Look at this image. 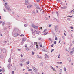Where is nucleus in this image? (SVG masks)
I'll list each match as a JSON object with an SVG mask.
<instances>
[{
  "label": "nucleus",
  "instance_id": "nucleus-1",
  "mask_svg": "<svg viewBox=\"0 0 74 74\" xmlns=\"http://www.w3.org/2000/svg\"><path fill=\"white\" fill-rule=\"evenodd\" d=\"M4 6L6 8L7 10L8 11H9V12H10V11H11V10H12V8H10L9 5H4Z\"/></svg>",
  "mask_w": 74,
  "mask_h": 74
},
{
  "label": "nucleus",
  "instance_id": "nucleus-2",
  "mask_svg": "<svg viewBox=\"0 0 74 74\" xmlns=\"http://www.w3.org/2000/svg\"><path fill=\"white\" fill-rule=\"evenodd\" d=\"M32 67L33 69V71H34V72H36V73H37V69L36 68L34 67L33 66H32Z\"/></svg>",
  "mask_w": 74,
  "mask_h": 74
},
{
  "label": "nucleus",
  "instance_id": "nucleus-3",
  "mask_svg": "<svg viewBox=\"0 0 74 74\" xmlns=\"http://www.w3.org/2000/svg\"><path fill=\"white\" fill-rule=\"evenodd\" d=\"M55 29L56 32H58V26L57 25L54 27Z\"/></svg>",
  "mask_w": 74,
  "mask_h": 74
},
{
  "label": "nucleus",
  "instance_id": "nucleus-4",
  "mask_svg": "<svg viewBox=\"0 0 74 74\" xmlns=\"http://www.w3.org/2000/svg\"><path fill=\"white\" fill-rule=\"evenodd\" d=\"M34 45H36V48H37L38 50V45H37V42H34Z\"/></svg>",
  "mask_w": 74,
  "mask_h": 74
},
{
  "label": "nucleus",
  "instance_id": "nucleus-5",
  "mask_svg": "<svg viewBox=\"0 0 74 74\" xmlns=\"http://www.w3.org/2000/svg\"><path fill=\"white\" fill-rule=\"evenodd\" d=\"M33 28H34V29H37L38 28V26H33Z\"/></svg>",
  "mask_w": 74,
  "mask_h": 74
},
{
  "label": "nucleus",
  "instance_id": "nucleus-6",
  "mask_svg": "<svg viewBox=\"0 0 74 74\" xmlns=\"http://www.w3.org/2000/svg\"><path fill=\"white\" fill-rule=\"evenodd\" d=\"M33 7V5H29L27 6V8H31Z\"/></svg>",
  "mask_w": 74,
  "mask_h": 74
},
{
  "label": "nucleus",
  "instance_id": "nucleus-7",
  "mask_svg": "<svg viewBox=\"0 0 74 74\" xmlns=\"http://www.w3.org/2000/svg\"><path fill=\"white\" fill-rule=\"evenodd\" d=\"M19 34L17 33H15L14 34V37H17Z\"/></svg>",
  "mask_w": 74,
  "mask_h": 74
},
{
  "label": "nucleus",
  "instance_id": "nucleus-8",
  "mask_svg": "<svg viewBox=\"0 0 74 74\" xmlns=\"http://www.w3.org/2000/svg\"><path fill=\"white\" fill-rule=\"evenodd\" d=\"M21 62H25L26 61V60H25V59H21Z\"/></svg>",
  "mask_w": 74,
  "mask_h": 74
},
{
  "label": "nucleus",
  "instance_id": "nucleus-9",
  "mask_svg": "<svg viewBox=\"0 0 74 74\" xmlns=\"http://www.w3.org/2000/svg\"><path fill=\"white\" fill-rule=\"evenodd\" d=\"M3 53H6V50L5 49H3Z\"/></svg>",
  "mask_w": 74,
  "mask_h": 74
},
{
  "label": "nucleus",
  "instance_id": "nucleus-10",
  "mask_svg": "<svg viewBox=\"0 0 74 74\" xmlns=\"http://www.w3.org/2000/svg\"><path fill=\"white\" fill-rule=\"evenodd\" d=\"M74 50H73L72 51H71V52H70V54L71 55H73V53H74Z\"/></svg>",
  "mask_w": 74,
  "mask_h": 74
},
{
  "label": "nucleus",
  "instance_id": "nucleus-11",
  "mask_svg": "<svg viewBox=\"0 0 74 74\" xmlns=\"http://www.w3.org/2000/svg\"><path fill=\"white\" fill-rule=\"evenodd\" d=\"M14 31L15 32H18V31H19V29H17L16 28L14 29Z\"/></svg>",
  "mask_w": 74,
  "mask_h": 74
},
{
  "label": "nucleus",
  "instance_id": "nucleus-12",
  "mask_svg": "<svg viewBox=\"0 0 74 74\" xmlns=\"http://www.w3.org/2000/svg\"><path fill=\"white\" fill-rule=\"evenodd\" d=\"M25 3H26V4H27L29 3V0H25Z\"/></svg>",
  "mask_w": 74,
  "mask_h": 74
},
{
  "label": "nucleus",
  "instance_id": "nucleus-13",
  "mask_svg": "<svg viewBox=\"0 0 74 74\" xmlns=\"http://www.w3.org/2000/svg\"><path fill=\"white\" fill-rule=\"evenodd\" d=\"M67 60L69 62H71V58H68L67 59Z\"/></svg>",
  "mask_w": 74,
  "mask_h": 74
},
{
  "label": "nucleus",
  "instance_id": "nucleus-14",
  "mask_svg": "<svg viewBox=\"0 0 74 74\" xmlns=\"http://www.w3.org/2000/svg\"><path fill=\"white\" fill-rule=\"evenodd\" d=\"M30 63V62L28 61V62H26V64H27V65H28V64H29Z\"/></svg>",
  "mask_w": 74,
  "mask_h": 74
},
{
  "label": "nucleus",
  "instance_id": "nucleus-15",
  "mask_svg": "<svg viewBox=\"0 0 74 74\" xmlns=\"http://www.w3.org/2000/svg\"><path fill=\"white\" fill-rule=\"evenodd\" d=\"M48 34V33L47 32H46L44 33V36H45V35H46V34Z\"/></svg>",
  "mask_w": 74,
  "mask_h": 74
},
{
  "label": "nucleus",
  "instance_id": "nucleus-16",
  "mask_svg": "<svg viewBox=\"0 0 74 74\" xmlns=\"http://www.w3.org/2000/svg\"><path fill=\"white\" fill-rule=\"evenodd\" d=\"M36 33L37 34H39V33H40V31H36Z\"/></svg>",
  "mask_w": 74,
  "mask_h": 74
},
{
  "label": "nucleus",
  "instance_id": "nucleus-17",
  "mask_svg": "<svg viewBox=\"0 0 74 74\" xmlns=\"http://www.w3.org/2000/svg\"><path fill=\"white\" fill-rule=\"evenodd\" d=\"M37 58H41V57L40 56L37 55Z\"/></svg>",
  "mask_w": 74,
  "mask_h": 74
},
{
  "label": "nucleus",
  "instance_id": "nucleus-18",
  "mask_svg": "<svg viewBox=\"0 0 74 74\" xmlns=\"http://www.w3.org/2000/svg\"><path fill=\"white\" fill-rule=\"evenodd\" d=\"M43 64H44V63H43V62H42L40 64L41 66H43Z\"/></svg>",
  "mask_w": 74,
  "mask_h": 74
},
{
  "label": "nucleus",
  "instance_id": "nucleus-19",
  "mask_svg": "<svg viewBox=\"0 0 74 74\" xmlns=\"http://www.w3.org/2000/svg\"><path fill=\"white\" fill-rule=\"evenodd\" d=\"M26 50L27 51H30V49L27 48L26 49Z\"/></svg>",
  "mask_w": 74,
  "mask_h": 74
},
{
  "label": "nucleus",
  "instance_id": "nucleus-20",
  "mask_svg": "<svg viewBox=\"0 0 74 74\" xmlns=\"http://www.w3.org/2000/svg\"><path fill=\"white\" fill-rule=\"evenodd\" d=\"M2 50L1 49H0V54H1L2 53Z\"/></svg>",
  "mask_w": 74,
  "mask_h": 74
},
{
  "label": "nucleus",
  "instance_id": "nucleus-21",
  "mask_svg": "<svg viewBox=\"0 0 74 74\" xmlns=\"http://www.w3.org/2000/svg\"><path fill=\"white\" fill-rule=\"evenodd\" d=\"M11 60L10 59V58H9V59L8 62H9V63H11Z\"/></svg>",
  "mask_w": 74,
  "mask_h": 74
},
{
  "label": "nucleus",
  "instance_id": "nucleus-22",
  "mask_svg": "<svg viewBox=\"0 0 74 74\" xmlns=\"http://www.w3.org/2000/svg\"><path fill=\"white\" fill-rule=\"evenodd\" d=\"M38 39L39 40H42V38L41 37H40L38 38Z\"/></svg>",
  "mask_w": 74,
  "mask_h": 74
},
{
  "label": "nucleus",
  "instance_id": "nucleus-23",
  "mask_svg": "<svg viewBox=\"0 0 74 74\" xmlns=\"http://www.w3.org/2000/svg\"><path fill=\"white\" fill-rule=\"evenodd\" d=\"M25 40H26V38H23L22 39V40L24 41H25Z\"/></svg>",
  "mask_w": 74,
  "mask_h": 74
},
{
  "label": "nucleus",
  "instance_id": "nucleus-24",
  "mask_svg": "<svg viewBox=\"0 0 74 74\" xmlns=\"http://www.w3.org/2000/svg\"><path fill=\"white\" fill-rule=\"evenodd\" d=\"M3 10L4 12H7V9H3Z\"/></svg>",
  "mask_w": 74,
  "mask_h": 74
},
{
  "label": "nucleus",
  "instance_id": "nucleus-25",
  "mask_svg": "<svg viewBox=\"0 0 74 74\" xmlns=\"http://www.w3.org/2000/svg\"><path fill=\"white\" fill-rule=\"evenodd\" d=\"M70 28H71V29H74V28H73V27H70Z\"/></svg>",
  "mask_w": 74,
  "mask_h": 74
},
{
  "label": "nucleus",
  "instance_id": "nucleus-26",
  "mask_svg": "<svg viewBox=\"0 0 74 74\" xmlns=\"http://www.w3.org/2000/svg\"><path fill=\"white\" fill-rule=\"evenodd\" d=\"M55 38L56 40V41H57V40H58V38H57V37L56 36L55 37Z\"/></svg>",
  "mask_w": 74,
  "mask_h": 74
},
{
  "label": "nucleus",
  "instance_id": "nucleus-27",
  "mask_svg": "<svg viewBox=\"0 0 74 74\" xmlns=\"http://www.w3.org/2000/svg\"><path fill=\"white\" fill-rule=\"evenodd\" d=\"M25 42V41H23V40H22V42H21V44H23V43H24V42Z\"/></svg>",
  "mask_w": 74,
  "mask_h": 74
},
{
  "label": "nucleus",
  "instance_id": "nucleus-28",
  "mask_svg": "<svg viewBox=\"0 0 74 74\" xmlns=\"http://www.w3.org/2000/svg\"><path fill=\"white\" fill-rule=\"evenodd\" d=\"M20 37H23V36L24 37L25 36L23 34H21L20 35Z\"/></svg>",
  "mask_w": 74,
  "mask_h": 74
},
{
  "label": "nucleus",
  "instance_id": "nucleus-29",
  "mask_svg": "<svg viewBox=\"0 0 74 74\" xmlns=\"http://www.w3.org/2000/svg\"><path fill=\"white\" fill-rule=\"evenodd\" d=\"M5 24V22H3L2 24V26H4Z\"/></svg>",
  "mask_w": 74,
  "mask_h": 74
},
{
  "label": "nucleus",
  "instance_id": "nucleus-30",
  "mask_svg": "<svg viewBox=\"0 0 74 74\" xmlns=\"http://www.w3.org/2000/svg\"><path fill=\"white\" fill-rule=\"evenodd\" d=\"M52 69L53 70V71H56V70H55V69L54 68H52Z\"/></svg>",
  "mask_w": 74,
  "mask_h": 74
},
{
  "label": "nucleus",
  "instance_id": "nucleus-31",
  "mask_svg": "<svg viewBox=\"0 0 74 74\" xmlns=\"http://www.w3.org/2000/svg\"><path fill=\"white\" fill-rule=\"evenodd\" d=\"M34 53H35L33 52H32V54L33 55H34Z\"/></svg>",
  "mask_w": 74,
  "mask_h": 74
},
{
  "label": "nucleus",
  "instance_id": "nucleus-32",
  "mask_svg": "<svg viewBox=\"0 0 74 74\" xmlns=\"http://www.w3.org/2000/svg\"><path fill=\"white\" fill-rule=\"evenodd\" d=\"M38 44L39 45H42V42H39Z\"/></svg>",
  "mask_w": 74,
  "mask_h": 74
},
{
  "label": "nucleus",
  "instance_id": "nucleus-33",
  "mask_svg": "<svg viewBox=\"0 0 74 74\" xmlns=\"http://www.w3.org/2000/svg\"><path fill=\"white\" fill-rule=\"evenodd\" d=\"M32 13L33 14H34V15H35V14H36V13H35V12H34V11H33L32 12Z\"/></svg>",
  "mask_w": 74,
  "mask_h": 74
},
{
  "label": "nucleus",
  "instance_id": "nucleus-34",
  "mask_svg": "<svg viewBox=\"0 0 74 74\" xmlns=\"http://www.w3.org/2000/svg\"><path fill=\"white\" fill-rule=\"evenodd\" d=\"M62 69H60V73H62Z\"/></svg>",
  "mask_w": 74,
  "mask_h": 74
},
{
  "label": "nucleus",
  "instance_id": "nucleus-35",
  "mask_svg": "<svg viewBox=\"0 0 74 74\" xmlns=\"http://www.w3.org/2000/svg\"><path fill=\"white\" fill-rule=\"evenodd\" d=\"M24 26H25V27H27V25L26 24H24Z\"/></svg>",
  "mask_w": 74,
  "mask_h": 74
},
{
  "label": "nucleus",
  "instance_id": "nucleus-36",
  "mask_svg": "<svg viewBox=\"0 0 74 74\" xmlns=\"http://www.w3.org/2000/svg\"><path fill=\"white\" fill-rule=\"evenodd\" d=\"M53 51H54V49H52L51 51V52H53Z\"/></svg>",
  "mask_w": 74,
  "mask_h": 74
},
{
  "label": "nucleus",
  "instance_id": "nucleus-37",
  "mask_svg": "<svg viewBox=\"0 0 74 74\" xmlns=\"http://www.w3.org/2000/svg\"><path fill=\"white\" fill-rule=\"evenodd\" d=\"M28 71H32V69H28Z\"/></svg>",
  "mask_w": 74,
  "mask_h": 74
},
{
  "label": "nucleus",
  "instance_id": "nucleus-38",
  "mask_svg": "<svg viewBox=\"0 0 74 74\" xmlns=\"http://www.w3.org/2000/svg\"><path fill=\"white\" fill-rule=\"evenodd\" d=\"M36 13H38V10L36 9Z\"/></svg>",
  "mask_w": 74,
  "mask_h": 74
},
{
  "label": "nucleus",
  "instance_id": "nucleus-39",
  "mask_svg": "<svg viewBox=\"0 0 74 74\" xmlns=\"http://www.w3.org/2000/svg\"><path fill=\"white\" fill-rule=\"evenodd\" d=\"M64 69L65 70V71H66V70H67V69H66V68L65 67L64 68Z\"/></svg>",
  "mask_w": 74,
  "mask_h": 74
},
{
  "label": "nucleus",
  "instance_id": "nucleus-40",
  "mask_svg": "<svg viewBox=\"0 0 74 74\" xmlns=\"http://www.w3.org/2000/svg\"><path fill=\"white\" fill-rule=\"evenodd\" d=\"M67 6H64V9H66L67 8Z\"/></svg>",
  "mask_w": 74,
  "mask_h": 74
},
{
  "label": "nucleus",
  "instance_id": "nucleus-41",
  "mask_svg": "<svg viewBox=\"0 0 74 74\" xmlns=\"http://www.w3.org/2000/svg\"><path fill=\"white\" fill-rule=\"evenodd\" d=\"M58 1H59L60 2H62V1H60V0H56Z\"/></svg>",
  "mask_w": 74,
  "mask_h": 74
},
{
  "label": "nucleus",
  "instance_id": "nucleus-42",
  "mask_svg": "<svg viewBox=\"0 0 74 74\" xmlns=\"http://www.w3.org/2000/svg\"><path fill=\"white\" fill-rule=\"evenodd\" d=\"M62 38L63 39H64V38H64V36H62Z\"/></svg>",
  "mask_w": 74,
  "mask_h": 74
},
{
  "label": "nucleus",
  "instance_id": "nucleus-43",
  "mask_svg": "<svg viewBox=\"0 0 74 74\" xmlns=\"http://www.w3.org/2000/svg\"><path fill=\"white\" fill-rule=\"evenodd\" d=\"M73 16H67V17H71V18H72Z\"/></svg>",
  "mask_w": 74,
  "mask_h": 74
},
{
  "label": "nucleus",
  "instance_id": "nucleus-44",
  "mask_svg": "<svg viewBox=\"0 0 74 74\" xmlns=\"http://www.w3.org/2000/svg\"><path fill=\"white\" fill-rule=\"evenodd\" d=\"M36 8L37 9H40V7L38 6L36 7Z\"/></svg>",
  "mask_w": 74,
  "mask_h": 74
},
{
  "label": "nucleus",
  "instance_id": "nucleus-45",
  "mask_svg": "<svg viewBox=\"0 0 74 74\" xmlns=\"http://www.w3.org/2000/svg\"><path fill=\"white\" fill-rule=\"evenodd\" d=\"M54 44H56V41H54Z\"/></svg>",
  "mask_w": 74,
  "mask_h": 74
},
{
  "label": "nucleus",
  "instance_id": "nucleus-46",
  "mask_svg": "<svg viewBox=\"0 0 74 74\" xmlns=\"http://www.w3.org/2000/svg\"><path fill=\"white\" fill-rule=\"evenodd\" d=\"M61 9H62V10H64V7H61Z\"/></svg>",
  "mask_w": 74,
  "mask_h": 74
},
{
  "label": "nucleus",
  "instance_id": "nucleus-47",
  "mask_svg": "<svg viewBox=\"0 0 74 74\" xmlns=\"http://www.w3.org/2000/svg\"><path fill=\"white\" fill-rule=\"evenodd\" d=\"M45 20H48V18L47 17H45Z\"/></svg>",
  "mask_w": 74,
  "mask_h": 74
},
{
  "label": "nucleus",
  "instance_id": "nucleus-48",
  "mask_svg": "<svg viewBox=\"0 0 74 74\" xmlns=\"http://www.w3.org/2000/svg\"><path fill=\"white\" fill-rule=\"evenodd\" d=\"M20 65L21 66H23V64H22V63H20Z\"/></svg>",
  "mask_w": 74,
  "mask_h": 74
},
{
  "label": "nucleus",
  "instance_id": "nucleus-49",
  "mask_svg": "<svg viewBox=\"0 0 74 74\" xmlns=\"http://www.w3.org/2000/svg\"><path fill=\"white\" fill-rule=\"evenodd\" d=\"M54 45L52 44V45L51 46V47L52 48L53 47Z\"/></svg>",
  "mask_w": 74,
  "mask_h": 74
},
{
  "label": "nucleus",
  "instance_id": "nucleus-50",
  "mask_svg": "<svg viewBox=\"0 0 74 74\" xmlns=\"http://www.w3.org/2000/svg\"><path fill=\"white\" fill-rule=\"evenodd\" d=\"M51 26H52V25L51 24V25H49V27H51Z\"/></svg>",
  "mask_w": 74,
  "mask_h": 74
},
{
  "label": "nucleus",
  "instance_id": "nucleus-51",
  "mask_svg": "<svg viewBox=\"0 0 74 74\" xmlns=\"http://www.w3.org/2000/svg\"><path fill=\"white\" fill-rule=\"evenodd\" d=\"M46 31H47V29H45L44 31L43 32H46Z\"/></svg>",
  "mask_w": 74,
  "mask_h": 74
},
{
  "label": "nucleus",
  "instance_id": "nucleus-52",
  "mask_svg": "<svg viewBox=\"0 0 74 74\" xmlns=\"http://www.w3.org/2000/svg\"><path fill=\"white\" fill-rule=\"evenodd\" d=\"M40 1V0H37L36 1L37 2H39Z\"/></svg>",
  "mask_w": 74,
  "mask_h": 74
},
{
  "label": "nucleus",
  "instance_id": "nucleus-53",
  "mask_svg": "<svg viewBox=\"0 0 74 74\" xmlns=\"http://www.w3.org/2000/svg\"><path fill=\"white\" fill-rule=\"evenodd\" d=\"M64 36H66V33H64Z\"/></svg>",
  "mask_w": 74,
  "mask_h": 74
},
{
  "label": "nucleus",
  "instance_id": "nucleus-54",
  "mask_svg": "<svg viewBox=\"0 0 74 74\" xmlns=\"http://www.w3.org/2000/svg\"><path fill=\"white\" fill-rule=\"evenodd\" d=\"M12 74H14V71H12Z\"/></svg>",
  "mask_w": 74,
  "mask_h": 74
},
{
  "label": "nucleus",
  "instance_id": "nucleus-55",
  "mask_svg": "<svg viewBox=\"0 0 74 74\" xmlns=\"http://www.w3.org/2000/svg\"><path fill=\"white\" fill-rule=\"evenodd\" d=\"M42 47V45H40V48H41V47Z\"/></svg>",
  "mask_w": 74,
  "mask_h": 74
},
{
  "label": "nucleus",
  "instance_id": "nucleus-56",
  "mask_svg": "<svg viewBox=\"0 0 74 74\" xmlns=\"http://www.w3.org/2000/svg\"><path fill=\"white\" fill-rule=\"evenodd\" d=\"M21 58H22V57H23V56L21 54Z\"/></svg>",
  "mask_w": 74,
  "mask_h": 74
},
{
  "label": "nucleus",
  "instance_id": "nucleus-57",
  "mask_svg": "<svg viewBox=\"0 0 74 74\" xmlns=\"http://www.w3.org/2000/svg\"><path fill=\"white\" fill-rule=\"evenodd\" d=\"M56 21H57V22H59V20H58L56 19Z\"/></svg>",
  "mask_w": 74,
  "mask_h": 74
},
{
  "label": "nucleus",
  "instance_id": "nucleus-58",
  "mask_svg": "<svg viewBox=\"0 0 74 74\" xmlns=\"http://www.w3.org/2000/svg\"><path fill=\"white\" fill-rule=\"evenodd\" d=\"M25 48H27V46L25 45Z\"/></svg>",
  "mask_w": 74,
  "mask_h": 74
},
{
  "label": "nucleus",
  "instance_id": "nucleus-59",
  "mask_svg": "<svg viewBox=\"0 0 74 74\" xmlns=\"http://www.w3.org/2000/svg\"><path fill=\"white\" fill-rule=\"evenodd\" d=\"M49 40H50L51 41H52V39H51V38H49Z\"/></svg>",
  "mask_w": 74,
  "mask_h": 74
},
{
  "label": "nucleus",
  "instance_id": "nucleus-60",
  "mask_svg": "<svg viewBox=\"0 0 74 74\" xmlns=\"http://www.w3.org/2000/svg\"><path fill=\"white\" fill-rule=\"evenodd\" d=\"M73 10H72L70 12V14H71V13H72V12H73Z\"/></svg>",
  "mask_w": 74,
  "mask_h": 74
},
{
  "label": "nucleus",
  "instance_id": "nucleus-61",
  "mask_svg": "<svg viewBox=\"0 0 74 74\" xmlns=\"http://www.w3.org/2000/svg\"><path fill=\"white\" fill-rule=\"evenodd\" d=\"M72 51H73V50H74V47L72 49Z\"/></svg>",
  "mask_w": 74,
  "mask_h": 74
},
{
  "label": "nucleus",
  "instance_id": "nucleus-62",
  "mask_svg": "<svg viewBox=\"0 0 74 74\" xmlns=\"http://www.w3.org/2000/svg\"><path fill=\"white\" fill-rule=\"evenodd\" d=\"M5 5H7V2L5 3Z\"/></svg>",
  "mask_w": 74,
  "mask_h": 74
},
{
  "label": "nucleus",
  "instance_id": "nucleus-63",
  "mask_svg": "<svg viewBox=\"0 0 74 74\" xmlns=\"http://www.w3.org/2000/svg\"><path fill=\"white\" fill-rule=\"evenodd\" d=\"M57 13V15H59V14L58 13V12H56Z\"/></svg>",
  "mask_w": 74,
  "mask_h": 74
},
{
  "label": "nucleus",
  "instance_id": "nucleus-64",
  "mask_svg": "<svg viewBox=\"0 0 74 74\" xmlns=\"http://www.w3.org/2000/svg\"><path fill=\"white\" fill-rule=\"evenodd\" d=\"M46 58H49V57L46 56Z\"/></svg>",
  "mask_w": 74,
  "mask_h": 74
}]
</instances>
